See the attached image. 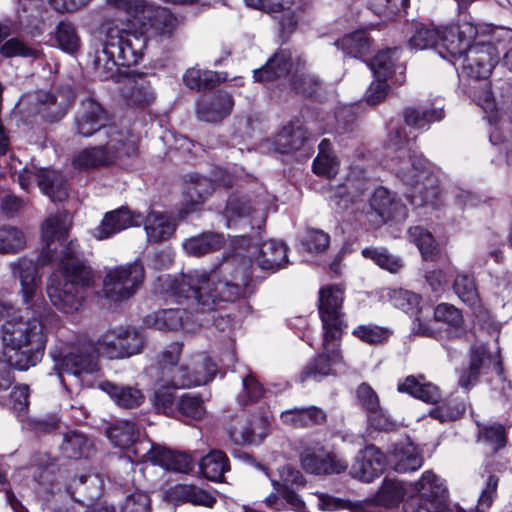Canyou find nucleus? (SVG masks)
<instances>
[{"mask_svg": "<svg viewBox=\"0 0 512 512\" xmlns=\"http://www.w3.org/2000/svg\"><path fill=\"white\" fill-rule=\"evenodd\" d=\"M252 265L246 257L234 255L210 273L194 271L183 274L176 289L191 293L197 311L210 313L223 303H233L252 293Z\"/></svg>", "mask_w": 512, "mask_h": 512, "instance_id": "obj_1", "label": "nucleus"}, {"mask_svg": "<svg viewBox=\"0 0 512 512\" xmlns=\"http://www.w3.org/2000/svg\"><path fill=\"white\" fill-rule=\"evenodd\" d=\"M94 284V272L85 261L64 262L49 277L46 291L57 309L73 313L81 307L87 290Z\"/></svg>", "mask_w": 512, "mask_h": 512, "instance_id": "obj_2", "label": "nucleus"}, {"mask_svg": "<svg viewBox=\"0 0 512 512\" xmlns=\"http://www.w3.org/2000/svg\"><path fill=\"white\" fill-rule=\"evenodd\" d=\"M47 307L35 312L23 307V312L15 308L1 325V341L5 348L20 351L29 347L26 352H41L45 349L46 338L42 331V319Z\"/></svg>", "mask_w": 512, "mask_h": 512, "instance_id": "obj_3", "label": "nucleus"}, {"mask_svg": "<svg viewBox=\"0 0 512 512\" xmlns=\"http://www.w3.org/2000/svg\"><path fill=\"white\" fill-rule=\"evenodd\" d=\"M168 285L167 292L174 296H178L183 300L178 301L177 307L161 309L146 317V324L158 330H177L179 328L192 331L195 326H201L203 320L200 319V314L204 312L197 311V305L192 304L193 296L191 293H180L177 291L176 286L180 282V278H171L169 275L161 276Z\"/></svg>", "mask_w": 512, "mask_h": 512, "instance_id": "obj_4", "label": "nucleus"}, {"mask_svg": "<svg viewBox=\"0 0 512 512\" xmlns=\"http://www.w3.org/2000/svg\"><path fill=\"white\" fill-rule=\"evenodd\" d=\"M226 226L228 228L251 229V233L237 236L236 244L240 247H249L250 241L257 235L266 222V212L263 205L252 200L248 195L232 194L224 210Z\"/></svg>", "mask_w": 512, "mask_h": 512, "instance_id": "obj_5", "label": "nucleus"}, {"mask_svg": "<svg viewBox=\"0 0 512 512\" xmlns=\"http://www.w3.org/2000/svg\"><path fill=\"white\" fill-rule=\"evenodd\" d=\"M344 299L345 289L340 285H326L319 290L318 311L324 329L325 352H336L339 348L343 327L346 326Z\"/></svg>", "mask_w": 512, "mask_h": 512, "instance_id": "obj_6", "label": "nucleus"}, {"mask_svg": "<svg viewBox=\"0 0 512 512\" xmlns=\"http://www.w3.org/2000/svg\"><path fill=\"white\" fill-rule=\"evenodd\" d=\"M388 147L397 152L396 157L392 158V169L396 176L406 185H419L427 175V161L412 151L403 129L390 131Z\"/></svg>", "mask_w": 512, "mask_h": 512, "instance_id": "obj_7", "label": "nucleus"}, {"mask_svg": "<svg viewBox=\"0 0 512 512\" xmlns=\"http://www.w3.org/2000/svg\"><path fill=\"white\" fill-rule=\"evenodd\" d=\"M11 278L19 282L18 295L22 306L40 312L47 307L42 294V277L38 263L27 256L18 257L8 263Z\"/></svg>", "mask_w": 512, "mask_h": 512, "instance_id": "obj_8", "label": "nucleus"}, {"mask_svg": "<svg viewBox=\"0 0 512 512\" xmlns=\"http://www.w3.org/2000/svg\"><path fill=\"white\" fill-rule=\"evenodd\" d=\"M107 130L106 138L98 139L100 144L79 152L73 164L79 169H91L106 166L113 163L123 155H129L133 150L132 145L127 143L126 134L118 128Z\"/></svg>", "mask_w": 512, "mask_h": 512, "instance_id": "obj_9", "label": "nucleus"}, {"mask_svg": "<svg viewBox=\"0 0 512 512\" xmlns=\"http://www.w3.org/2000/svg\"><path fill=\"white\" fill-rule=\"evenodd\" d=\"M144 275L139 261L109 269L103 278V296L112 302L128 300L142 284Z\"/></svg>", "mask_w": 512, "mask_h": 512, "instance_id": "obj_10", "label": "nucleus"}, {"mask_svg": "<svg viewBox=\"0 0 512 512\" xmlns=\"http://www.w3.org/2000/svg\"><path fill=\"white\" fill-rule=\"evenodd\" d=\"M104 39L108 49L116 55L117 62L124 67L138 64L147 45V37L143 33L127 31L114 24L107 25Z\"/></svg>", "mask_w": 512, "mask_h": 512, "instance_id": "obj_11", "label": "nucleus"}, {"mask_svg": "<svg viewBox=\"0 0 512 512\" xmlns=\"http://www.w3.org/2000/svg\"><path fill=\"white\" fill-rule=\"evenodd\" d=\"M472 98L488 114L489 122L506 117L512 123V82L499 80L493 91L487 83L472 92Z\"/></svg>", "mask_w": 512, "mask_h": 512, "instance_id": "obj_12", "label": "nucleus"}, {"mask_svg": "<svg viewBox=\"0 0 512 512\" xmlns=\"http://www.w3.org/2000/svg\"><path fill=\"white\" fill-rule=\"evenodd\" d=\"M226 430L235 445L259 444L268 435L269 422L262 414H239L229 417Z\"/></svg>", "mask_w": 512, "mask_h": 512, "instance_id": "obj_13", "label": "nucleus"}, {"mask_svg": "<svg viewBox=\"0 0 512 512\" xmlns=\"http://www.w3.org/2000/svg\"><path fill=\"white\" fill-rule=\"evenodd\" d=\"M109 117L106 110L94 99L87 98L81 102L74 116L75 134L81 137L96 135L98 139L106 138L107 130L117 128L108 124Z\"/></svg>", "mask_w": 512, "mask_h": 512, "instance_id": "obj_14", "label": "nucleus"}, {"mask_svg": "<svg viewBox=\"0 0 512 512\" xmlns=\"http://www.w3.org/2000/svg\"><path fill=\"white\" fill-rule=\"evenodd\" d=\"M478 33L475 25L470 22H463L451 25L440 31L438 52L443 58H451L455 66L464 57L466 51L472 46L471 42Z\"/></svg>", "mask_w": 512, "mask_h": 512, "instance_id": "obj_15", "label": "nucleus"}, {"mask_svg": "<svg viewBox=\"0 0 512 512\" xmlns=\"http://www.w3.org/2000/svg\"><path fill=\"white\" fill-rule=\"evenodd\" d=\"M496 59L497 51L493 44L476 43L466 51L464 57H460L457 69H460L465 77L474 80L487 79Z\"/></svg>", "mask_w": 512, "mask_h": 512, "instance_id": "obj_16", "label": "nucleus"}, {"mask_svg": "<svg viewBox=\"0 0 512 512\" xmlns=\"http://www.w3.org/2000/svg\"><path fill=\"white\" fill-rule=\"evenodd\" d=\"M29 106V113L39 115L47 122H57L68 112L70 102L63 95H55L48 91H35L21 101V105Z\"/></svg>", "mask_w": 512, "mask_h": 512, "instance_id": "obj_17", "label": "nucleus"}, {"mask_svg": "<svg viewBox=\"0 0 512 512\" xmlns=\"http://www.w3.org/2000/svg\"><path fill=\"white\" fill-rule=\"evenodd\" d=\"M302 468L314 475H331L344 472L348 463L323 446L307 447L300 454Z\"/></svg>", "mask_w": 512, "mask_h": 512, "instance_id": "obj_18", "label": "nucleus"}, {"mask_svg": "<svg viewBox=\"0 0 512 512\" xmlns=\"http://www.w3.org/2000/svg\"><path fill=\"white\" fill-rule=\"evenodd\" d=\"M71 218L67 212H58L45 219L41 225L42 239L45 243L41 251V264L46 265L54 258L57 250L55 243L62 244L68 236Z\"/></svg>", "mask_w": 512, "mask_h": 512, "instance_id": "obj_19", "label": "nucleus"}, {"mask_svg": "<svg viewBox=\"0 0 512 512\" xmlns=\"http://www.w3.org/2000/svg\"><path fill=\"white\" fill-rule=\"evenodd\" d=\"M179 361V354H162L160 360L162 376L170 381L174 388L207 384V380L211 376L210 373L197 372V374H191L189 366L180 364Z\"/></svg>", "mask_w": 512, "mask_h": 512, "instance_id": "obj_20", "label": "nucleus"}, {"mask_svg": "<svg viewBox=\"0 0 512 512\" xmlns=\"http://www.w3.org/2000/svg\"><path fill=\"white\" fill-rule=\"evenodd\" d=\"M489 372L502 375L501 354H471L469 363L459 370L458 385L469 390L478 382L480 375Z\"/></svg>", "mask_w": 512, "mask_h": 512, "instance_id": "obj_21", "label": "nucleus"}, {"mask_svg": "<svg viewBox=\"0 0 512 512\" xmlns=\"http://www.w3.org/2000/svg\"><path fill=\"white\" fill-rule=\"evenodd\" d=\"M398 48L379 51L373 58L370 66L376 78L391 79L393 83L401 85L406 80V66L400 62Z\"/></svg>", "mask_w": 512, "mask_h": 512, "instance_id": "obj_22", "label": "nucleus"}, {"mask_svg": "<svg viewBox=\"0 0 512 512\" xmlns=\"http://www.w3.org/2000/svg\"><path fill=\"white\" fill-rule=\"evenodd\" d=\"M234 100L230 93L218 91L214 95L202 97L196 107L197 118L208 123L222 121L232 112Z\"/></svg>", "mask_w": 512, "mask_h": 512, "instance_id": "obj_23", "label": "nucleus"}, {"mask_svg": "<svg viewBox=\"0 0 512 512\" xmlns=\"http://www.w3.org/2000/svg\"><path fill=\"white\" fill-rule=\"evenodd\" d=\"M384 465V454L376 446L368 445L355 459L350 473L354 478L371 482L382 473Z\"/></svg>", "mask_w": 512, "mask_h": 512, "instance_id": "obj_24", "label": "nucleus"}, {"mask_svg": "<svg viewBox=\"0 0 512 512\" xmlns=\"http://www.w3.org/2000/svg\"><path fill=\"white\" fill-rule=\"evenodd\" d=\"M141 222V216L133 213L127 207H120L107 212L99 226L94 230V236L99 239H107L121 231L138 226Z\"/></svg>", "mask_w": 512, "mask_h": 512, "instance_id": "obj_25", "label": "nucleus"}, {"mask_svg": "<svg viewBox=\"0 0 512 512\" xmlns=\"http://www.w3.org/2000/svg\"><path fill=\"white\" fill-rule=\"evenodd\" d=\"M140 22L144 29H150L153 34L161 38L172 37L178 26V19L170 10L152 5H148Z\"/></svg>", "mask_w": 512, "mask_h": 512, "instance_id": "obj_26", "label": "nucleus"}, {"mask_svg": "<svg viewBox=\"0 0 512 512\" xmlns=\"http://www.w3.org/2000/svg\"><path fill=\"white\" fill-rule=\"evenodd\" d=\"M371 210L379 217L380 222L399 220L405 217V206L384 187L375 189L370 199Z\"/></svg>", "mask_w": 512, "mask_h": 512, "instance_id": "obj_27", "label": "nucleus"}, {"mask_svg": "<svg viewBox=\"0 0 512 512\" xmlns=\"http://www.w3.org/2000/svg\"><path fill=\"white\" fill-rule=\"evenodd\" d=\"M54 362V370L61 381L62 373L80 375L96 371L97 362L94 354H51Z\"/></svg>", "mask_w": 512, "mask_h": 512, "instance_id": "obj_28", "label": "nucleus"}, {"mask_svg": "<svg viewBox=\"0 0 512 512\" xmlns=\"http://www.w3.org/2000/svg\"><path fill=\"white\" fill-rule=\"evenodd\" d=\"M296 63L289 50L276 52L260 69L254 70V78L258 82L273 81L294 72Z\"/></svg>", "mask_w": 512, "mask_h": 512, "instance_id": "obj_29", "label": "nucleus"}, {"mask_svg": "<svg viewBox=\"0 0 512 512\" xmlns=\"http://www.w3.org/2000/svg\"><path fill=\"white\" fill-rule=\"evenodd\" d=\"M287 251L283 242L272 239L265 241L258 248L255 262L260 269L275 272L287 265Z\"/></svg>", "mask_w": 512, "mask_h": 512, "instance_id": "obj_30", "label": "nucleus"}, {"mask_svg": "<svg viewBox=\"0 0 512 512\" xmlns=\"http://www.w3.org/2000/svg\"><path fill=\"white\" fill-rule=\"evenodd\" d=\"M102 345L108 347V350L121 352H141L149 348L145 335L137 331H108L104 334Z\"/></svg>", "mask_w": 512, "mask_h": 512, "instance_id": "obj_31", "label": "nucleus"}, {"mask_svg": "<svg viewBox=\"0 0 512 512\" xmlns=\"http://www.w3.org/2000/svg\"><path fill=\"white\" fill-rule=\"evenodd\" d=\"M390 462L399 473L412 472L422 466L423 456L413 443H398L391 451Z\"/></svg>", "mask_w": 512, "mask_h": 512, "instance_id": "obj_32", "label": "nucleus"}, {"mask_svg": "<svg viewBox=\"0 0 512 512\" xmlns=\"http://www.w3.org/2000/svg\"><path fill=\"white\" fill-rule=\"evenodd\" d=\"M40 190L52 201H63L68 197L67 179L56 170L40 169L35 174Z\"/></svg>", "mask_w": 512, "mask_h": 512, "instance_id": "obj_33", "label": "nucleus"}, {"mask_svg": "<svg viewBox=\"0 0 512 512\" xmlns=\"http://www.w3.org/2000/svg\"><path fill=\"white\" fill-rule=\"evenodd\" d=\"M40 361L39 354H13L7 360L0 358V392L8 390L13 383L11 368L25 371Z\"/></svg>", "mask_w": 512, "mask_h": 512, "instance_id": "obj_34", "label": "nucleus"}, {"mask_svg": "<svg viewBox=\"0 0 512 512\" xmlns=\"http://www.w3.org/2000/svg\"><path fill=\"white\" fill-rule=\"evenodd\" d=\"M144 228L147 240L159 243L168 240L174 234L176 225L168 215L152 211L145 219Z\"/></svg>", "mask_w": 512, "mask_h": 512, "instance_id": "obj_35", "label": "nucleus"}, {"mask_svg": "<svg viewBox=\"0 0 512 512\" xmlns=\"http://www.w3.org/2000/svg\"><path fill=\"white\" fill-rule=\"evenodd\" d=\"M356 393L360 405L370 414L371 425L378 430H388L392 424L378 414L379 399L372 387L367 383H362L357 388Z\"/></svg>", "mask_w": 512, "mask_h": 512, "instance_id": "obj_36", "label": "nucleus"}, {"mask_svg": "<svg viewBox=\"0 0 512 512\" xmlns=\"http://www.w3.org/2000/svg\"><path fill=\"white\" fill-rule=\"evenodd\" d=\"M417 494L426 501L444 507L447 489L442 480L432 471H426L416 484Z\"/></svg>", "mask_w": 512, "mask_h": 512, "instance_id": "obj_37", "label": "nucleus"}, {"mask_svg": "<svg viewBox=\"0 0 512 512\" xmlns=\"http://www.w3.org/2000/svg\"><path fill=\"white\" fill-rule=\"evenodd\" d=\"M157 455L159 457L157 465L167 470L181 473L191 471L197 460L196 456L185 452L174 451L164 446L162 449H158Z\"/></svg>", "mask_w": 512, "mask_h": 512, "instance_id": "obj_38", "label": "nucleus"}, {"mask_svg": "<svg viewBox=\"0 0 512 512\" xmlns=\"http://www.w3.org/2000/svg\"><path fill=\"white\" fill-rule=\"evenodd\" d=\"M199 467L203 475L211 481H222L224 474L230 470L229 459L221 450H212L202 457Z\"/></svg>", "mask_w": 512, "mask_h": 512, "instance_id": "obj_39", "label": "nucleus"}, {"mask_svg": "<svg viewBox=\"0 0 512 512\" xmlns=\"http://www.w3.org/2000/svg\"><path fill=\"white\" fill-rule=\"evenodd\" d=\"M443 118L444 111L441 107H408L404 110L405 123L410 127L420 130L428 129L430 124Z\"/></svg>", "mask_w": 512, "mask_h": 512, "instance_id": "obj_40", "label": "nucleus"}, {"mask_svg": "<svg viewBox=\"0 0 512 512\" xmlns=\"http://www.w3.org/2000/svg\"><path fill=\"white\" fill-rule=\"evenodd\" d=\"M305 139V131L302 127L295 126L294 124L286 125L275 136V150L282 154L291 153L299 150L303 146Z\"/></svg>", "mask_w": 512, "mask_h": 512, "instance_id": "obj_41", "label": "nucleus"}, {"mask_svg": "<svg viewBox=\"0 0 512 512\" xmlns=\"http://www.w3.org/2000/svg\"><path fill=\"white\" fill-rule=\"evenodd\" d=\"M107 436L114 446L126 449L139 437V430L134 422L118 420L107 429Z\"/></svg>", "mask_w": 512, "mask_h": 512, "instance_id": "obj_42", "label": "nucleus"}, {"mask_svg": "<svg viewBox=\"0 0 512 512\" xmlns=\"http://www.w3.org/2000/svg\"><path fill=\"white\" fill-rule=\"evenodd\" d=\"M224 243L223 236L218 233L207 232L187 239L183 247L188 254L202 256L221 248Z\"/></svg>", "mask_w": 512, "mask_h": 512, "instance_id": "obj_43", "label": "nucleus"}, {"mask_svg": "<svg viewBox=\"0 0 512 512\" xmlns=\"http://www.w3.org/2000/svg\"><path fill=\"white\" fill-rule=\"evenodd\" d=\"M92 66L97 77L102 81L113 78L118 71V66H121L117 62L114 52L108 49V43L105 39H103V48L97 50L93 56Z\"/></svg>", "mask_w": 512, "mask_h": 512, "instance_id": "obj_44", "label": "nucleus"}, {"mask_svg": "<svg viewBox=\"0 0 512 512\" xmlns=\"http://www.w3.org/2000/svg\"><path fill=\"white\" fill-rule=\"evenodd\" d=\"M117 405L125 409L138 407L144 400V395L139 389L130 386H117L106 382L102 385Z\"/></svg>", "mask_w": 512, "mask_h": 512, "instance_id": "obj_45", "label": "nucleus"}, {"mask_svg": "<svg viewBox=\"0 0 512 512\" xmlns=\"http://www.w3.org/2000/svg\"><path fill=\"white\" fill-rule=\"evenodd\" d=\"M170 497L181 502L212 507L216 498L207 491L193 485H177L170 491Z\"/></svg>", "mask_w": 512, "mask_h": 512, "instance_id": "obj_46", "label": "nucleus"}, {"mask_svg": "<svg viewBox=\"0 0 512 512\" xmlns=\"http://www.w3.org/2000/svg\"><path fill=\"white\" fill-rule=\"evenodd\" d=\"M399 392H407L427 403L436 404L441 394L437 386L431 383H420L414 376H408L405 381L398 385Z\"/></svg>", "mask_w": 512, "mask_h": 512, "instance_id": "obj_47", "label": "nucleus"}, {"mask_svg": "<svg viewBox=\"0 0 512 512\" xmlns=\"http://www.w3.org/2000/svg\"><path fill=\"white\" fill-rule=\"evenodd\" d=\"M215 185L212 179L199 174H190L185 189V197L192 205L203 203L214 191Z\"/></svg>", "mask_w": 512, "mask_h": 512, "instance_id": "obj_48", "label": "nucleus"}, {"mask_svg": "<svg viewBox=\"0 0 512 512\" xmlns=\"http://www.w3.org/2000/svg\"><path fill=\"white\" fill-rule=\"evenodd\" d=\"M224 79L220 74L211 70H201L191 68L183 76L185 85L196 91L212 89L220 84Z\"/></svg>", "mask_w": 512, "mask_h": 512, "instance_id": "obj_49", "label": "nucleus"}, {"mask_svg": "<svg viewBox=\"0 0 512 512\" xmlns=\"http://www.w3.org/2000/svg\"><path fill=\"white\" fill-rule=\"evenodd\" d=\"M91 447V442L83 433L69 431L63 435V442L60 449L66 457L79 459L87 457Z\"/></svg>", "mask_w": 512, "mask_h": 512, "instance_id": "obj_50", "label": "nucleus"}, {"mask_svg": "<svg viewBox=\"0 0 512 512\" xmlns=\"http://www.w3.org/2000/svg\"><path fill=\"white\" fill-rule=\"evenodd\" d=\"M362 255L393 274L399 273L404 267L403 259L385 248L367 247L362 250Z\"/></svg>", "mask_w": 512, "mask_h": 512, "instance_id": "obj_51", "label": "nucleus"}, {"mask_svg": "<svg viewBox=\"0 0 512 512\" xmlns=\"http://www.w3.org/2000/svg\"><path fill=\"white\" fill-rule=\"evenodd\" d=\"M410 240L418 247L424 260L435 261L439 254L437 243L425 228L415 226L408 231Z\"/></svg>", "mask_w": 512, "mask_h": 512, "instance_id": "obj_52", "label": "nucleus"}, {"mask_svg": "<svg viewBox=\"0 0 512 512\" xmlns=\"http://www.w3.org/2000/svg\"><path fill=\"white\" fill-rule=\"evenodd\" d=\"M26 246V237L17 227L4 225L0 227V254L12 255L22 251Z\"/></svg>", "mask_w": 512, "mask_h": 512, "instance_id": "obj_53", "label": "nucleus"}, {"mask_svg": "<svg viewBox=\"0 0 512 512\" xmlns=\"http://www.w3.org/2000/svg\"><path fill=\"white\" fill-rule=\"evenodd\" d=\"M304 62L300 58L297 59L296 67L290 78V85L297 93L311 96L320 87V80L312 74L302 71Z\"/></svg>", "mask_w": 512, "mask_h": 512, "instance_id": "obj_54", "label": "nucleus"}, {"mask_svg": "<svg viewBox=\"0 0 512 512\" xmlns=\"http://www.w3.org/2000/svg\"><path fill=\"white\" fill-rule=\"evenodd\" d=\"M335 45L346 55L358 57L369 51L370 41L364 31H356L343 36Z\"/></svg>", "mask_w": 512, "mask_h": 512, "instance_id": "obj_55", "label": "nucleus"}, {"mask_svg": "<svg viewBox=\"0 0 512 512\" xmlns=\"http://www.w3.org/2000/svg\"><path fill=\"white\" fill-rule=\"evenodd\" d=\"M405 495L402 483L396 479L386 478L376 494V502L385 507L398 505Z\"/></svg>", "mask_w": 512, "mask_h": 512, "instance_id": "obj_56", "label": "nucleus"}, {"mask_svg": "<svg viewBox=\"0 0 512 512\" xmlns=\"http://www.w3.org/2000/svg\"><path fill=\"white\" fill-rule=\"evenodd\" d=\"M335 358L331 354H317L301 373V381L308 379L319 380L320 378L333 373L332 366L335 364Z\"/></svg>", "mask_w": 512, "mask_h": 512, "instance_id": "obj_57", "label": "nucleus"}, {"mask_svg": "<svg viewBox=\"0 0 512 512\" xmlns=\"http://www.w3.org/2000/svg\"><path fill=\"white\" fill-rule=\"evenodd\" d=\"M174 386L163 385L155 391L154 407L167 416L176 417L179 397L175 394Z\"/></svg>", "mask_w": 512, "mask_h": 512, "instance_id": "obj_58", "label": "nucleus"}, {"mask_svg": "<svg viewBox=\"0 0 512 512\" xmlns=\"http://www.w3.org/2000/svg\"><path fill=\"white\" fill-rule=\"evenodd\" d=\"M440 31L433 26L419 25L409 39L410 47L416 50L438 48Z\"/></svg>", "mask_w": 512, "mask_h": 512, "instance_id": "obj_59", "label": "nucleus"}, {"mask_svg": "<svg viewBox=\"0 0 512 512\" xmlns=\"http://www.w3.org/2000/svg\"><path fill=\"white\" fill-rule=\"evenodd\" d=\"M129 104L137 107H145L155 101V93L149 82L141 80L135 81L125 94Z\"/></svg>", "mask_w": 512, "mask_h": 512, "instance_id": "obj_60", "label": "nucleus"}, {"mask_svg": "<svg viewBox=\"0 0 512 512\" xmlns=\"http://www.w3.org/2000/svg\"><path fill=\"white\" fill-rule=\"evenodd\" d=\"M178 410L176 417H188L195 420L203 418L205 407L203 400L196 395L185 393L178 399Z\"/></svg>", "mask_w": 512, "mask_h": 512, "instance_id": "obj_61", "label": "nucleus"}, {"mask_svg": "<svg viewBox=\"0 0 512 512\" xmlns=\"http://www.w3.org/2000/svg\"><path fill=\"white\" fill-rule=\"evenodd\" d=\"M390 299L396 308L403 310L407 314L415 315L420 312L421 296L405 289L394 290Z\"/></svg>", "mask_w": 512, "mask_h": 512, "instance_id": "obj_62", "label": "nucleus"}, {"mask_svg": "<svg viewBox=\"0 0 512 512\" xmlns=\"http://www.w3.org/2000/svg\"><path fill=\"white\" fill-rule=\"evenodd\" d=\"M352 334L359 340L368 344H382L388 341L392 331L385 327H380L373 324L359 325Z\"/></svg>", "mask_w": 512, "mask_h": 512, "instance_id": "obj_63", "label": "nucleus"}, {"mask_svg": "<svg viewBox=\"0 0 512 512\" xmlns=\"http://www.w3.org/2000/svg\"><path fill=\"white\" fill-rule=\"evenodd\" d=\"M163 446L153 443L149 439H139L135 440L134 444L130 446L128 449L130 455H132L137 462H151L153 464L158 463V449H162Z\"/></svg>", "mask_w": 512, "mask_h": 512, "instance_id": "obj_64", "label": "nucleus"}]
</instances>
